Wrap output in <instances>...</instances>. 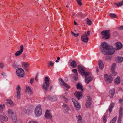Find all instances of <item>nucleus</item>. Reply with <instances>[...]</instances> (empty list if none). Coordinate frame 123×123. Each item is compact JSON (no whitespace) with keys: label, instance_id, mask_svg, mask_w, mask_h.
I'll use <instances>...</instances> for the list:
<instances>
[{"label":"nucleus","instance_id":"f257e3e1","mask_svg":"<svg viewBox=\"0 0 123 123\" xmlns=\"http://www.w3.org/2000/svg\"><path fill=\"white\" fill-rule=\"evenodd\" d=\"M101 47L100 48L101 53L106 54L112 55L115 53V50L113 47L108 45L106 42L103 43L101 44Z\"/></svg>","mask_w":123,"mask_h":123},{"label":"nucleus","instance_id":"f03ea898","mask_svg":"<svg viewBox=\"0 0 123 123\" xmlns=\"http://www.w3.org/2000/svg\"><path fill=\"white\" fill-rule=\"evenodd\" d=\"M78 69L79 72L81 73V75L84 76L86 77L85 79V81L86 83H88L92 80V77H86L89 75L90 73L86 71V68L83 66L79 65L78 66Z\"/></svg>","mask_w":123,"mask_h":123},{"label":"nucleus","instance_id":"7ed1b4c3","mask_svg":"<svg viewBox=\"0 0 123 123\" xmlns=\"http://www.w3.org/2000/svg\"><path fill=\"white\" fill-rule=\"evenodd\" d=\"M101 34L103 36V39H108L110 38V31L109 30L103 31L101 32Z\"/></svg>","mask_w":123,"mask_h":123},{"label":"nucleus","instance_id":"20e7f679","mask_svg":"<svg viewBox=\"0 0 123 123\" xmlns=\"http://www.w3.org/2000/svg\"><path fill=\"white\" fill-rule=\"evenodd\" d=\"M41 105H38L36 108L35 110V113L36 117L40 116L42 114V110L41 108Z\"/></svg>","mask_w":123,"mask_h":123},{"label":"nucleus","instance_id":"39448f33","mask_svg":"<svg viewBox=\"0 0 123 123\" xmlns=\"http://www.w3.org/2000/svg\"><path fill=\"white\" fill-rule=\"evenodd\" d=\"M49 86V77L47 76L44 79V83L42 86L43 88L45 90L48 89Z\"/></svg>","mask_w":123,"mask_h":123},{"label":"nucleus","instance_id":"423d86ee","mask_svg":"<svg viewBox=\"0 0 123 123\" xmlns=\"http://www.w3.org/2000/svg\"><path fill=\"white\" fill-rule=\"evenodd\" d=\"M16 72L17 75L19 77H23L24 75V71L21 68H17L16 70Z\"/></svg>","mask_w":123,"mask_h":123},{"label":"nucleus","instance_id":"0eeeda50","mask_svg":"<svg viewBox=\"0 0 123 123\" xmlns=\"http://www.w3.org/2000/svg\"><path fill=\"white\" fill-rule=\"evenodd\" d=\"M72 100L75 106V109L77 110L80 109V105L79 103L74 99H72Z\"/></svg>","mask_w":123,"mask_h":123},{"label":"nucleus","instance_id":"6e6552de","mask_svg":"<svg viewBox=\"0 0 123 123\" xmlns=\"http://www.w3.org/2000/svg\"><path fill=\"white\" fill-rule=\"evenodd\" d=\"M104 77L105 80L108 83L112 82L113 80L111 76L108 75L106 74H105L104 75Z\"/></svg>","mask_w":123,"mask_h":123},{"label":"nucleus","instance_id":"1a4fd4ad","mask_svg":"<svg viewBox=\"0 0 123 123\" xmlns=\"http://www.w3.org/2000/svg\"><path fill=\"white\" fill-rule=\"evenodd\" d=\"M88 37L85 32V34H83L82 35L81 37V40L83 42L87 43L88 41Z\"/></svg>","mask_w":123,"mask_h":123},{"label":"nucleus","instance_id":"9d476101","mask_svg":"<svg viewBox=\"0 0 123 123\" xmlns=\"http://www.w3.org/2000/svg\"><path fill=\"white\" fill-rule=\"evenodd\" d=\"M44 117L45 118L49 119H52V114L49 110H46Z\"/></svg>","mask_w":123,"mask_h":123},{"label":"nucleus","instance_id":"9b49d317","mask_svg":"<svg viewBox=\"0 0 123 123\" xmlns=\"http://www.w3.org/2000/svg\"><path fill=\"white\" fill-rule=\"evenodd\" d=\"M17 90V97L18 99H19L20 97V92L21 91V88L20 86L18 85L17 87L16 88Z\"/></svg>","mask_w":123,"mask_h":123},{"label":"nucleus","instance_id":"f8f14e48","mask_svg":"<svg viewBox=\"0 0 123 123\" xmlns=\"http://www.w3.org/2000/svg\"><path fill=\"white\" fill-rule=\"evenodd\" d=\"M20 49L19 51H17L15 54V55L18 56L21 54L23 52L24 50V47L23 45H22L20 47Z\"/></svg>","mask_w":123,"mask_h":123},{"label":"nucleus","instance_id":"ddd939ff","mask_svg":"<svg viewBox=\"0 0 123 123\" xmlns=\"http://www.w3.org/2000/svg\"><path fill=\"white\" fill-rule=\"evenodd\" d=\"M74 95L78 100L82 98V92H76L74 93Z\"/></svg>","mask_w":123,"mask_h":123},{"label":"nucleus","instance_id":"4468645a","mask_svg":"<svg viewBox=\"0 0 123 123\" xmlns=\"http://www.w3.org/2000/svg\"><path fill=\"white\" fill-rule=\"evenodd\" d=\"M0 119L5 121H7L8 120L7 117L4 113H2L0 115Z\"/></svg>","mask_w":123,"mask_h":123},{"label":"nucleus","instance_id":"2eb2a0df","mask_svg":"<svg viewBox=\"0 0 123 123\" xmlns=\"http://www.w3.org/2000/svg\"><path fill=\"white\" fill-rule=\"evenodd\" d=\"M117 49H121L123 45L121 43L119 42L116 43H115Z\"/></svg>","mask_w":123,"mask_h":123},{"label":"nucleus","instance_id":"dca6fc26","mask_svg":"<svg viewBox=\"0 0 123 123\" xmlns=\"http://www.w3.org/2000/svg\"><path fill=\"white\" fill-rule=\"evenodd\" d=\"M122 110L123 108L122 107H120V108L119 112V116L118 117V119H119L120 120L122 119Z\"/></svg>","mask_w":123,"mask_h":123},{"label":"nucleus","instance_id":"f3484780","mask_svg":"<svg viewBox=\"0 0 123 123\" xmlns=\"http://www.w3.org/2000/svg\"><path fill=\"white\" fill-rule=\"evenodd\" d=\"M6 103L8 105L11 106H13L14 105L13 101L11 99H9L7 100Z\"/></svg>","mask_w":123,"mask_h":123},{"label":"nucleus","instance_id":"a211bd4d","mask_svg":"<svg viewBox=\"0 0 123 123\" xmlns=\"http://www.w3.org/2000/svg\"><path fill=\"white\" fill-rule=\"evenodd\" d=\"M11 118L13 123H15L17 120V115L16 114L12 115L11 116Z\"/></svg>","mask_w":123,"mask_h":123},{"label":"nucleus","instance_id":"6ab92c4d","mask_svg":"<svg viewBox=\"0 0 123 123\" xmlns=\"http://www.w3.org/2000/svg\"><path fill=\"white\" fill-rule=\"evenodd\" d=\"M62 106L66 108V109L68 111L67 112H66V113H67L66 114H68V111H71V109L70 108L69 106L66 104H63V105Z\"/></svg>","mask_w":123,"mask_h":123},{"label":"nucleus","instance_id":"aec40b11","mask_svg":"<svg viewBox=\"0 0 123 123\" xmlns=\"http://www.w3.org/2000/svg\"><path fill=\"white\" fill-rule=\"evenodd\" d=\"M114 106V103H111L108 108L110 114H111L112 111V110Z\"/></svg>","mask_w":123,"mask_h":123},{"label":"nucleus","instance_id":"412c9836","mask_svg":"<svg viewBox=\"0 0 123 123\" xmlns=\"http://www.w3.org/2000/svg\"><path fill=\"white\" fill-rule=\"evenodd\" d=\"M115 93V90L114 89L111 90L109 91V95L110 97L112 98L113 96Z\"/></svg>","mask_w":123,"mask_h":123},{"label":"nucleus","instance_id":"4be33fe9","mask_svg":"<svg viewBox=\"0 0 123 123\" xmlns=\"http://www.w3.org/2000/svg\"><path fill=\"white\" fill-rule=\"evenodd\" d=\"M114 81L115 84H119L120 81L119 77L118 76L114 80Z\"/></svg>","mask_w":123,"mask_h":123},{"label":"nucleus","instance_id":"5701e85b","mask_svg":"<svg viewBox=\"0 0 123 123\" xmlns=\"http://www.w3.org/2000/svg\"><path fill=\"white\" fill-rule=\"evenodd\" d=\"M77 88V89H80L81 91H82L83 89L82 85L80 83H78L76 85Z\"/></svg>","mask_w":123,"mask_h":123},{"label":"nucleus","instance_id":"b1692460","mask_svg":"<svg viewBox=\"0 0 123 123\" xmlns=\"http://www.w3.org/2000/svg\"><path fill=\"white\" fill-rule=\"evenodd\" d=\"M70 65L73 68H75L77 66V64L75 61H73L72 62H70Z\"/></svg>","mask_w":123,"mask_h":123},{"label":"nucleus","instance_id":"393cba45","mask_svg":"<svg viewBox=\"0 0 123 123\" xmlns=\"http://www.w3.org/2000/svg\"><path fill=\"white\" fill-rule=\"evenodd\" d=\"M61 81L62 83V85L64 86L65 87H67L68 88H69V85H67L66 83L64 82L63 80H61Z\"/></svg>","mask_w":123,"mask_h":123},{"label":"nucleus","instance_id":"a878e982","mask_svg":"<svg viewBox=\"0 0 123 123\" xmlns=\"http://www.w3.org/2000/svg\"><path fill=\"white\" fill-rule=\"evenodd\" d=\"M99 67L101 69H102L104 68V65L103 64L102 61H100L98 63Z\"/></svg>","mask_w":123,"mask_h":123},{"label":"nucleus","instance_id":"bb28decb","mask_svg":"<svg viewBox=\"0 0 123 123\" xmlns=\"http://www.w3.org/2000/svg\"><path fill=\"white\" fill-rule=\"evenodd\" d=\"M91 99L89 98L88 100H87L86 104V107H88L91 104Z\"/></svg>","mask_w":123,"mask_h":123},{"label":"nucleus","instance_id":"cd10ccee","mask_svg":"<svg viewBox=\"0 0 123 123\" xmlns=\"http://www.w3.org/2000/svg\"><path fill=\"white\" fill-rule=\"evenodd\" d=\"M7 112L8 115L11 116L12 115H13L15 114L13 113L12 110L11 109H8L7 111Z\"/></svg>","mask_w":123,"mask_h":123},{"label":"nucleus","instance_id":"c85d7f7f","mask_svg":"<svg viewBox=\"0 0 123 123\" xmlns=\"http://www.w3.org/2000/svg\"><path fill=\"white\" fill-rule=\"evenodd\" d=\"M47 98L49 100H50L52 101H54L55 100V98L54 97H52L50 96L49 95L47 96Z\"/></svg>","mask_w":123,"mask_h":123},{"label":"nucleus","instance_id":"c756f323","mask_svg":"<svg viewBox=\"0 0 123 123\" xmlns=\"http://www.w3.org/2000/svg\"><path fill=\"white\" fill-rule=\"evenodd\" d=\"M33 108L32 107H28L26 110V112L28 113H30L32 111Z\"/></svg>","mask_w":123,"mask_h":123},{"label":"nucleus","instance_id":"7c9ffc66","mask_svg":"<svg viewBox=\"0 0 123 123\" xmlns=\"http://www.w3.org/2000/svg\"><path fill=\"white\" fill-rule=\"evenodd\" d=\"M114 4L116 5L118 7H120L123 5V1L119 2L118 3H115Z\"/></svg>","mask_w":123,"mask_h":123},{"label":"nucleus","instance_id":"2f4dec72","mask_svg":"<svg viewBox=\"0 0 123 123\" xmlns=\"http://www.w3.org/2000/svg\"><path fill=\"white\" fill-rule=\"evenodd\" d=\"M22 65L25 68H27L28 67V64L27 63L23 62L22 63Z\"/></svg>","mask_w":123,"mask_h":123},{"label":"nucleus","instance_id":"473e14b6","mask_svg":"<svg viewBox=\"0 0 123 123\" xmlns=\"http://www.w3.org/2000/svg\"><path fill=\"white\" fill-rule=\"evenodd\" d=\"M117 60L119 62H121L123 61V57H118L117 58Z\"/></svg>","mask_w":123,"mask_h":123},{"label":"nucleus","instance_id":"72a5a7b5","mask_svg":"<svg viewBox=\"0 0 123 123\" xmlns=\"http://www.w3.org/2000/svg\"><path fill=\"white\" fill-rule=\"evenodd\" d=\"M109 15L111 18H117L116 15L114 14L110 13L109 14Z\"/></svg>","mask_w":123,"mask_h":123},{"label":"nucleus","instance_id":"f704fd0d","mask_svg":"<svg viewBox=\"0 0 123 123\" xmlns=\"http://www.w3.org/2000/svg\"><path fill=\"white\" fill-rule=\"evenodd\" d=\"M116 65L115 63H114L112 64V65L111 66V71H113L116 68Z\"/></svg>","mask_w":123,"mask_h":123},{"label":"nucleus","instance_id":"c9c22d12","mask_svg":"<svg viewBox=\"0 0 123 123\" xmlns=\"http://www.w3.org/2000/svg\"><path fill=\"white\" fill-rule=\"evenodd\" d=\"M26 92H32V90L31 89L30 87L29 86L27 87H26Z\"/></svg>","mask_w":123,"mask_h":123},{"label":"nucleus","instance_id":"e433bc0d","mask_svg":"<svg viewBox=\"0 0 123 123\" xmlns=\"http://www.w3.org/2000/svg\"><path fill=\"white\" fill-rule=\"evenodd\" d=\"M107 115H105L104 116L103 118V122L104 123H106L107 121Z\"/></svg>","mask_w":123,"mask_h":123},{"label":"nucleus","instance_id":"4c0bfd02","mask_svg":"<svg viewBox=\"0 0 123 123\" xmlns=\"http://www.w3.org/2000/svg\"><path fill=\"white\" fill-rule=\"evenodd\" d=\"M117 117V116H116L114 117L112 120L110 122V123H115L116 121Z\"/></svg>","mask_w":123,"mask_h":123},{"label":"nucleus","instance_id":"58836bf2","mask_svg":"<svg viewBox=\"0 0 123 123\" xmlns=\"http://www.w3.org/2000/svg\"><path fill=\"white\" fill-rule=\"evenodd\" d=\"M72 71L73 73H74V74L75 75H78V74L77 72V69H73L72 70Z\"/></svg>","mask_w":123,"mask_h":123},{"label":"nucleus","instance_id":"ea45409f","mask_svg":"<svg viewBox=\"0 0 123 123\" xmlns=\"http://www.w3.org/2000/svg\"><path fill=\"white\" fill-rule=\"evenodd\" d=\"M5 108V105L4 104L0 105V111H2Z\"/></svg>","mask_w":123,"mask_h":123},{"label":"nucleus","instance_id":"a19ab883","mask_svg":"<svg viewBox=\"0 0 123 123\" xmlns=\"http://www.w3.org/2000/svg\"><path fill=\"white\" fill-rule=\"evenodd\" d=\"M54 63L51 61L49 62V63L48 64V66L49 67L50 66H51V67H52L54 65Z\"/></svg>","mask_w":123,"mask_h":123},{"label":"nucleus","instance_id":"79ce46f5","mask_svg":"<svg viewBox=\"0 0 123 123\" xmlns=\"http://www.w3.org/2000/svg\"><path fill=\"white\" fill-rule=\"evenodd\" d=\"M62 98L66 103H67L68 102V99L66 98L65 97L63 96H62Z\"/></svg>","mask_w":123,"mask_h":123},{"label":"nucleus","instance_id":"37998d69","mask_svg":"<svg viewBox=\"0 0 123 123\" xmlns=\"http://www.w3.org/2000/svg\"><path fill=\"white\" fill-rule=\"evenodd\" d=\"M87 23L88 25H90L91 24L92 22L89 19H87Z\"/></svg>","mask_w":123,"mask_h":123},{"label":"nucleus","instance_id":"c03bdc74","mask_svg":"<svg viewBox=\"0 0 123 123\" xmlns=\"http://www.w3.org/2000/svg\"><path fill=\"white\" fill-rule=\"evenodd\" d=\"M77 2L78 4L80 6H81L82 5L81 2V0H77Z\"/></svg>","mask_w":123,"mask_h":123},{"label":"nucleus","instance_id":"a18cd8bd","mask_svg":"<svg viewBox=\"0 0 123 123\" xmlns=\"http://www.w3.org/2000/svg\"><path fill=\"white\" fill-rule=\"evenodd\" d=\"M78 120L79 121L80 120H81L82 119V117L80 115H79L77 117Z\"/></svg>","mask_w":123,"mask_h":123},{"label":"nucleus","instance_id":"49530a36","mask_svg":"<svg viewBox=\"0 0 123 123\" xmlns=\"http://www.w3.org/2000/svg\"><path fill=\"white\" fill-rule=\"evenodd\" d=\"M13 66L15 68H17L19 67V66L18 65H17L16 64H14L13 65Z\"/></svg>","mask_w":123,"mask_h":123},{"label":"nucleus","instance_id":"de8ad7c7","mask_svg":"<svg viewBox=\"0 0 123 123\" xmlns=\"http://www.w3.org/2000/svg\"><path fill=\"white\" fill-rule=\"evenodd\" d=\"M75 76H73V78L75 80H77L78 79V75H75Z\"/></svg>","mask_w":123,"mask_h":123},{"label":"nucleus","instance_id":"09e8293b","mask_svg":"<svg viewBox=\"0 0 123 123\" xmlns=\"http://www.w3.org/2000/svg\"><path fill=\"white\" fill-rule=\"evenodd\" d=\"M4 67V65L2 63H0V68H3Z\"/></svg>","mask_w":123,"mask_h":123},{"label":"nucleus","instance_id":"8fccbe9b","mask_svg":"<svg viewBox=\"0 0 123 123\" xmlns=\"http://www.w3.org/2000/svg\"><path fill=\"white\" fill-rule=\"evenodd\" d=\"M28 123H38V122L37 121H31L29 122Z\"/></svg>","mask_w":123,"mask_h":123},{"label":"nucleus","instance_id":"3c124183","mask_svg":"<svg viewBox=\"0 0 123 123\" xmlns=\"http://www.w3.org/2000/svg\"><path fill=\"white\" fill-rule=\"evenodd\" d=\"M112 72L113 74L115 75H116L117 74V73L115 72L114 70H113V71H112Z\"/></svg>","mask_w":123,"mask_h":123},{"label":"nucleus","instance_id":"603ef678","mask_svg":"<svg viewBox=\"0 0 123 123\" xmlns=\"http://www.w3.org/2000/svg\"><path fill=\"white\" fill-rule=\"evenodd\" d=\"M1 75L3 76L4 77H5L6 76V74L4 73H2L1 74Z\"/></svg>","mask_w":123,"mask_h":123},{"label":"nucleus","instance_id":"864d4df0","mask_svg":"<svg viewBox=\"0 0 123 123\" xmlns=\"http://www.w3.org/2000/svg\"><path fill=\"white\" fill-rule=\"evenodd\" d=\"M119 30H123V25L118 27Z\"/></svg>","mask_w":123,"mask_h":123},{"label":"nucleus","instance_id":"5fc2aeb1","mask_svg":"<svg viewBox=\"0 0 123 123\" xmlns=\"http://www.w3.org/2000/svg\"><path fill=\"white\" fill-rule=\"evenodd\" d=\"M34 80V79H31L30 80V83L31 84H32V83L33 82Z\"/></svg>","mask_w":123,"mask_h":123},{"label":"nucleus","instance_id":"6e6d98bb","mask_svg":"<svg viewBox=\"0 0 123 123\" xmlns=\"http://www.w3.org/2000/svg\"><path fill=\"white\" fill-rule=\"evenodd\" d=\"M71 34L74 37L75 36V34L72 31L71 32Z\"/></svg>","mask_w":123,"mask_h":123},{"label":"nucleus","instance_id":"4d7b16f0","mask_svg":"<svg viewBox=\"0 0 123 123\" xmlns=\"http://www.w3.org/2000/svg\"><path fill=\"white\" fill-rule=\"evenodd\" d=\"M123 101V99L120 98L119 100V102L120 103H121Z\"/></svg>","mask_w":123,"mask_h":123},{"label":"nucleus","instance_id":"13d9d810","mask_svg":"<svg viewBox=\"0 0 123 123\" xmlns=\"http://www.w3.org/2000/svg\"><path fill=\"white\" fill-rule=\"evenodd\" d=\"M122 121V119H118V123H121V121Z\"/></svg>","mask_w":123,"mask_h":123},{"label":"nucleus","instance_id":"bf43d9fd","mask_svg":"<svg viewBox=\"0 0 123 123\" xmlns=\"http://www.w3.org/2000/svg\"><path fill=\"white\" fill-rule=\"evenodd\" d=\"M79 35V33H77V34H75V35L74 37H77Z\"/></svg>","mask_w":123,"mask_h":123},{"label":"nucleus","instance_id":"052dcab7","mask_svg":"<svg viewBox=\"0 0 123 123\" xmlns=\"http://www.w3.org/2000/svg\"><path fill=\"white\" fill-rule=\"evenodd\" d=\"M90 31H88L87 32V34L88 35H89L90 34Z\"/></svg>","mask_w":123,"mask_h":123},{"label":"nucleus","instance_id":"680f3d73","mask_svg":"<svg viewBox=\"0 0 123 123\" xmlns=\"http://www.w3.org/2000/svg\"><path fill=\"white\" fill-rule=\"evenodd\" d=\"M78 123H83L82 122V120H80L79 121H78V120H77Z\"/></svg>","mask_w":123,"mask_h":123},{"label":"nucleus","instance_id":"e2e57ef3","mask_svg":"<svg viewBox=\"0 0 123 123\" xmlns=\"http://www.w3.org/2000/svg\"><path fill=\"white\" fill-rule=\"evenodd\" d=\"M35 80L37 81L38 80V79L37 78V77H35Z\"/></svg>","mask_w":123,"mask_h":123},{"label":"nucleus","instance_id":"0e129e2a","mask_svg":"<svg viewBox=\"0 0 123 123\" xmlns=\"http://www.w3.org/2000/svg\"><path fill=\"white\" fill-rule=\"evenodd\" d=\"M0 95H1L2 97L4 96V94L3 93H1V94L0 93Z\"/></svg>","mask_w":123,"mask_h":123},{"label":"nucleus","instance_id":"69168bd1","mask_svg":"<svg viewBox=\"0 0 123 123\" xmlns=\"http://www.w3.org/2000/svg\"><path fill=\"white\" fill-rule=\"evenodd\" d=\"M96 71L97 72H98V68H97V67H96Z\"/></svg>","mask_w":123,"mask_h":123},{"label":"nucleus","instance_id":"338daca9","mask_svg":"<svg viewBox=\"0 0 123 123\" xmlns=\"http://www.w3.org/2000/svg\"><path fill=\"white\" fill-rule=\"evenodd\" d=\"M74 25H77V23L75 21H74Z\"/></svg>","mask_w":123,"mask_h":123},{"label":"nucleus","instance_id":"774afa93","mask_svg":"<svg viewBox=\"0 0 123 123\" xmlns=\"http://www.w3.org/2000/svg\"><path fill=\"white\" fill-rule=\"evenodd\" d=\"M57 60H60V57H58L57 58Z\"/></svg>","mask_w":123,"mask_h":123}]
</instances>
